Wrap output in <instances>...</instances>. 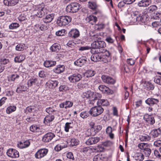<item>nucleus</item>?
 I'll use <instances>...</instances> for the list:
<instances>
[{"label":"nucleus","instance_id":"nucleus-1","mask_svg":"<svg viewBox=\"0 0 161 161\" xmlns=\"http://www.w3.org/2000/svg\"><path fill=\"white\" fill-rule=\"evenodd\" d=\"M91 46L93 49H98L99 50L97 52L99 53H103L106 51V49L105 48L106 44L104 41L101 40L93 42L91 44Z\"/></svg>","mask_w":161,"mask_h":161},{"label":"nucleus","instance_id":"nucleus-2","mask_svg":"<svg viewBox=\"0 0 161 161\" xmlns=\"http://www.w3.org/2000/svg\"><path fill=\"white\" fill-rule=\"evenodd\" d=\"M82 96L83 98H89L90 101V103L93 104L94 101L98 99V96L100 97L101 95L92 92L88 91L83 93Z\"/></svg>","mask_w":161,"mask_h":161},{"label":"nucleus","instance_id":"nucleus-3","mask_svg":"<svg viewBox=\"0 0 161 161\" xmlns=\"http://www.w3.org/2000/svg\"><path fill=\"white\" fill-rule=\"evenodd\" d=\"M71 18L68 16H62L58 18L57 21V24L60 26L68 25L71 21Z\"/></svg>","mask_w":161,"mask_h":161},{"label":"nucleus","instance_id":"nucleus-4","mask_svg":"<svg viewBox=\"0 0 161 161\" xmlns=\"http://www.w3.org/2000/svg\"><path fill=\"white\" fill-rule=\"evenodd\" d=\"M147 143H141L138 145V147L141 150L146 156H149L151 153V150L148 147Z\"/></svg>","mask_w":161,"mask_h":161},{"label":"nucleus","instance_id":"nucleus-5","mask_svg":"<svg viewBox=\"0 0 161 161\" xmlns=\"http://www.w3.org/2000/svg\"><path fill=\"white\" fill-rule=\"evenodd\" d=\"M104 111L103 108L99 105L92 107L89 111L90 114L92 116H97L101 114Z\"/></svg>","mask_w":161,"mask_h":161},{"label":"nucleus","instance_id":"nucleus-6","mask_svg":"<svg viewBox=\"0 0 161 161\" xmlns=\"http://www.w3.org/2000/svg\"><path fill=\"white\" fill-rule=\"evenodd\" d=\"M80 5L79 3L74 2L69 4L66 8L67 12L74 13L76 12L79 10Z\"/></svg>","mask_w":161,"mask_h":161},{"label":"nucleus","instance_id":"nucleus-7","mask_svg":"<svg viewBox=\"0 0 161 161\" xmlns=\"http://www.w3.org/2000/svg\"><path fill=\"white\" fill-rule=\"evenodd\" d=\"M27 85L29 87H32L36 89L38 88L40 86L38 79L36 78H31L29 80Z\"/></svg>","mask_w":161,"mask_h":161},{"label":"nucleus","instance_id":"nucleus-8","mask_svg":"<svg viewBox=\"0 0 161 161\" xmlns=\"http://www.w3.org/2000/svg\"><path fill=\"white\" fill-rule=\"evenodd\" d=\"M48 152V150L43 148L39 150L35 153V156L36 158H41L46 156Z\"/></svg>","mask_w":161,"mask_h":161},{"label":"nucleus","instance_id":"nucleus-9","mask_svg":"<svg viewBox=\"0 0 161 161\" xmlns=\"http://www.w3.org/2000/svg\"><path fill=\"white\" fill-rule=\"evenodd\" d=\"M86 62L87 58L85 57L82 56L75 61L74 64L75 66L81 67L84 65L86 63Z\"/></svg>","mask_w":161,"mask_h":161},{"label":"nucleus","instance_id":"nucleus-10","mask_svg":"<svg viewBox=\"0 0 161 161\" xmlns=\"http://www.w3.org/2000/svg\"><path fill=\"white\" fill-rule=\"evenodd\" d=\"M81 75L78 73L73 74L68 77V79L70 82L75 83L80 81L82 78Z\"/></svg>","mask_w":161,"mask_h":161},{"label":"nucleus","instance_id":"nucleus-11","mask_svg":"<svg viewBox=\"0 0 161 161\" xmlns=\"http://www.w3.org/2000/svg\"><path fill=\"white\" fill-rule=\"evenodd\" d=\"M55 136V135L53 133L51 132H48L42 137V141L43 142H48L51 141Z\"/></svg>","mask_w":161,"mask_h":161},{"label":"nucleus","instance_id":"nucleus-12","mask_svg":"<svg viewBox=\"0 0 161 161\" xmlns=\"http://www.w3.org/2000/svg\"><path fill=\"white\" fill-rule=\"evenodd\" d=\"M99 89L103 93L108 95L112 94L114 91L108 87L104 85H100L98 86Z\"/></svg>","mask_w":161,"mask_h":161},{"label":"nucleus","instance_id":"nucleus-13","mask_svg":"<svg viewBox=\"0 0 161 161\" xmlns=\"http://www.w3.org/2000/svg\"><path fill=\"white\" fill-rule=\"evenodd\" d=\"M101 79L104 82L108 84H114L115 82L114 79L107 75H102L101 76Z\"/></svg>","mask_w":161,"mask_h":161},{"label":"nucleus","instance_id":"nucleus-14","mask_svg":"<svg viewBox=\"0 0 161 161\" xmlns=\"http://www.w3.org/2000/svg\"><path fill=\"white\" fill-rule=\"evenodd\" d=\"M159 102V100L158 99L153 97L148 98L145 101V103L150 107L157 105Z\"/></svg>","mask_w":161,"mask_h":161},{"label":"nucleus","instance_id":"nucleus-15","mask_svg":"<svg viewBox=\"0 0 161 161\" xmlns=\"http://www.w3.org/2000/svg\"><path fill=\"white\" fill-rule=\"evenodd\" d=\"M7 155L9 157L12 158H16L19 157V153L16 149H9L7 152Z\"/></svg>","mask_w":161,"mask_h":161},{"label":"nucleus","instance_id":"nucleus-16","mask_svg":"<svg viewBox=\"0 0 161 161\" xmlns=\"http://www.w3.org/2000/svg\"><path fill=\"white\" fill-rule=\"evenodd\" d=\"M92 127L89 131L91 132L90 135L94 136L101 130L102 127L100 125L94 127V124L92 123Z\"/></svg>","mask_w":161,"mask_h":161},{"label":"nucleus","instance_id":"nucleus-17","mask_svg":"<svg viewBox=\"0 0 161 161\" xmlns=\"http://www.w3.org/2000/svg\"><path fill=\"white\" fill-rule=\"evenodd\" d=\"M143 119L149 124L153 125L155 123V120L154 117L151 115L145 114L143 117Z\"/></svg>","mask_w":161,"mask_h":161},{"label":"nucleus","instance_id":"nucleus-18","mask_svg":"<svg viewBox=\"0 0 161 161\" xmlns=\"http://www.w3.org/2000/svg\"><path fill=\"white\" fill-rule=\"evenodd\" d=\"M69 36L72 38L75 39L78 37L80 35L79 31L76 29L71 30L69 33Z\"/></svg>","mask_w":161,"mask_h":161},{"label":"nucleus","instance_id":"nucleus-19","mask_svg":"<svg viewBox=\"0 0 161 161\" xmlns=\"http://www.w3.org/2000/svg\"><path fill=\"white\" fill-rule=\"evenodd\" d=\"M36 11H37V16L38 17H42L45 15L46 12V9L39 5L38 6V9Z\"/></svg>","mask_w":161,"mask_h":161},{"label":"nucleus","instance_id":"nucleus-20","mask_svg":"<svg viewBox=\"0 0 161 161\" xmlns=\"http://www.w3.org/2000/svg\"><path fill=\"white\" fill-rule=\"evenodd\" d=\"M100 140V138L97 137H91L89 138L86 142L87 145H91L98 142Z\"/></svg>","mask_w":161,"mask_h":161},{"label":"nucleus","instance_id":"nucleus-21","mask_svg":"<svg viewBox=\"0 0 161 161\" xmlns=\"http://www.w3.org/2000/svg\"><path fill=\"white\" fill-rule=\"evenodd\" d=\"M65 66L64 65H58L54 68L53 71L56 74H60L63 72L64 70Z\"/></svg>","mask_w":161,"mask_h":161},{"label":"nucleus","instance_id":"nucleus-22","mask_svg":"<svg viewBox=\"0 0 161 161\" xmlns=\"http://www.w3.org/2000/svg\"><path fill=\"white\" fill-rule=\"evenodd\" d=\"M53 115H48L45 117L44 120V123L48 125H50V123L54 119Z\"/></svg>","mask_w":161,"mask_h":161},{"label":"nucleus","instance_id":"nucleus-23","mask_svg":"<svg viewBox=\"0 0 161 161\" xmlns=\"http://www.w3.org/2000/svg\"><path fill=\"white\" fill-rule=\"evenodd\" d=\"M148 15L145 14L142 15H139L136 18V20L137 21H141L142 23H145L148 20L147 18Z\"/></svg>","mask_w":161,"mask_h":161},{"label":"nucleus","instance_id":"nucleus-24","mask_svg":"<svg viewBox=\"0 0 161 161\" xmlns=\"http://www.w3.org/2000/svg\"><path fill=\"white\" fill-rule=\"evenodd\" d=\"M58 82L57 80H49L46 83L47 86L52 89H54L57 86Z\"/></svg>","mask_w":161,"mask_h":161},{"label":"nucleus","instance_id":"nucleus-25","mask_svg":"<svg viewBox=\"0 0 161 161\" xmlns=\"http://www.w3.org/2000/svg\"><path fill=\"white\" fill-rule=\"evenodd\" d=\"M18 2V0H4V4L7 6H13Z\"/></svg>","mask_w":161,"mask_h":161},{"label":"nucleus","instance_id":"nucleus-26","mask_svg":"<svg viewBox=\"0 0 161 161\" xmlns=\"http://www.w3.org/2000/svg\"><path fill=\"white\" fill-rule=\"evenodd\" d=\"M87 21L92 25L95 24L97 20V18L96 17L93 15H90L86 19Z\"/></svg>","mask_w":161,"mask_h":161},{"label":"nucleus","instance_id":"nucleus-27","mask_svg":"<svg viewBox=\"0 0 161 161\" xmlns=\"http://www.w3.org/2000/svg\"><path fill=\"white\" fill-rule=\"evenodd\" d=\"M151 3V0H142L138 3V5L140 7H147Z\"/></svg>","mask_w":161,"mask_h":161},{"label":"nucleus","instance_id":"nucleus-28","mask_svg":"<svg viewBox=\"0 0 161 161\" xmlns=\"http://www.w3.org/2000/svg\"><path fill=\"white\" fill-rule=\"evenodd\" d=\"M67 143L68 145L73 147L78 145L79 144V141L77 139L75 138L69 139L68 140Z\"/></svg>","mask_w":161,"mask_h":161},{"label":"nucleus","instance_id":"nucleus-29","mask_svg":"<svg viewBox=\"0 0 161 161\" xmlns=\"http://www.w3.org/2000/svg\"><path fill=\"white\" fill-rule=\"evenodd\" d=\"M56 63L55 61L52 60H46L44 62V66L47 68L53 67L56 65Z\"/></svg>","mask_w":161,"mask_h":161},{"label":"nucleus","instance_id":"nucleus-30","mask_svg":"<svg viewBox=\"0 0 161 161\" xmlns=\"http://www.w3.org/2000/svg\"><path fill=\"white\" fill-rule=\"evenodd\" d=\"M96 73L95 71L91 69H88L84 73V76L86 77H92L94 76Z\"/></svg>","mask_w":161,"mask_h":161},{"label":"nucleus","instance_id":"nucleus-31","mask_svg":"<svg viewBox=\"0 0 161 161\" xmlns=\"http://www.w3.org/2000/svg\"><path fill=\"white\" fill-rule=\"evenodd\" d=\"M98 105L101 106H107L109 104V102L107 100L105 99H98L97 103Z\"/></svg>","mask_w":161,"mask_h":161},{"label":"nucleus","instance_id":"nucleus-32","mask_svg":"<svg viewBox=\"0 0 161 161\" xmlns=\"http://www.w3.org/2000/svg\"><path fill=\"white\" fill-rule=\"evenodd\" d=\"M53 14L47 15L45 18L43 19V21L46 23L50 22L53 19Z\"/></svg>","mask_w":161,"mask_h":161},{"label":"nucleus","instance_id":"nucleus-33","mask_svg":"<svg viewBox=\"0 0 161 161\" xmlns=\"http://www.w3.org/2000/svg\"><path fill=\"white\" fill-rule=\"evenodd\" d=\"M144 158V155L142 153H137L135 154V159L137 161H142Z\"/></svg>","mask_w":161,"mask_h":161},{"label":"nucleus","instance_id":"nucleus-34","mask_svg":"<svg viewBox=\"0 0 161 161\" xmlns=\"http://www.w3.org/2000/svg\"><path fill=\"white\" fill-rule=\"evenodd\" d=\"M25 56L23 55L17 56L14 58V61L16 63H20L24 60Z\"/></svg>","mask_w":161,"mask_h":161},{"label":"nucleus","instance_id":"nucleus-35","mask_svg":"<svg viewBox=\"0 0 161 161\" xmlns=\"http://www.w3.org/2000/svg\"><path fill=\"white\" fill-rule=\"evenodd\" d=\"M139 139L142 142H148L151 139V137L147 134H144L141 136Z\"/></svg>","mask_w":161,"mask_h":161},{"label":"nucleus","instance_id":"nucleus-36","mask_svg":"<svg viewBox=\"0 0 161 161\" xmlns=\"http://www.w3.org/2000/svg\"><path fill=\"white\" fill-rule=\"evenodd\" d=\"M27 87L23 85H19L18 87L16 92L18 93H20L27 90Z\"/></svg>","mask_w":161,"mask_h":161},{"label":"nucleus","instance_id":"nucleus-37","mask_svg":"<svg viewBox=\"0 0 161 161\" xmlns=\"http://www.w3.org/2000/svg\"><path fill=\"white\" fill-rule=\"evenodd\" d=\"M30 130L33 132H37L40 131V127L36 125H32L30 127Z\"/></svg>","mask_w":161,"mask_h":161},{"label":"nucleus","instance_id":"nucleus-38","mask_svg":"<svg viewBox=\"0 0 161 161\" xmlns=\"http://www.w3.org/2000/svg\"><path fill=\"white\" fill-rule=\"evenodd\" d=\"M19 77V76L16 74H14L8 76V80L9 81H14L16 79Z\"/></svg>","mask_w":161,"mask_h":161},{"label":"nucleus","instance_id":"nucleus-39","mask_svg":"<svg viewBox=\"0 0 161 161\" xmlns=\"http://www.w3.org/2000/svg\"><path fill=\"white\" fill-rule=\"evenodd\" d=\"M150 133L154 138L158 137L160 134V133L158 129L153 130L151 131Z\"/></svg>","mask_w":161,"mask_h":161},{"label":"nucleus","instance_id":"nucleus-40","mask_svg":"<svg viewBox=\"0 0 161 161\" xmlns=\"http://www.w3.org/2000/svg\"><path fill=\"white\" fill-rule=\"evenodd\" d=\"M60 48V46L57 44H53L50 48V49L53 52H58Z\"/></svg>","mask_w":161,"mask_h":161},{"label":"nucleus","instance_id":"nucleus-41","mask_svg":"<svg viewBox=\"0 0 161 161\" xmlns=\"http://www.w3.org/2000/svg\"><path fill=\"white\" fill-rule=\"evenodd\" d=\"M59 90L60 92H66L69 90V88L66 85H61L59 88Z\"/></svg>","mask_w":161,"mask_h":161},{"label":"nucleus","instance_id":"nucleus-42","mask_svg":"<svg viewBox=\"0 0 161 161\" xmlns=\"http://www.w3.org/2000/svg\"><path fill=\"white\" fill-rule=\"evenodd\" d=\"M91 59L92 61L97 62L100 59V57L97 54H93L91 57Z\"/></svg>","mask_w":161,"mask_h":161},{"label":"nucleus","instance_id":"nucleus-43","mask_svg":"<svg viewBox=\"0 0 161 161\" xmlns=\"http://www.w3.org/2000/svg\"><path fill=\"white\" fill-rule=\"evenodd\" d=\"M16 109L15 106H10L8 107L6 110V112L8 114H9L15 111Z\"/></svg>","mask_w":161,"mask_h":161},{"label":"nucleus","instance_id":"nucleus-44","mask_svg":"<svg viewBox=\"0 0 161 161\" xmlns=\"http://www.w3.org/2000/svg\"><path fill=\"white\" fill-rule=\"evenodd\" d=\"M105 27L104 24L102 23H98L95 25L94 28L95 30H99L104 28Z\"/></svg>","mask_w":161,"mask_h":161},{"label":"nucleus","instance_id":"nucleus-45","mask_svg":"<svg viewBox=\"0 0 161 161\" xmlns=\"http://www.w3.org/2000/svg\"><path fill=\"white\" fill-rule=\"evenodd\" d=\"M73 124V122H67L65 123V126L64 127V130L66 132L69 131V129L70 128H72V126L71 125Z\"/></svg>","mask_w":161,"mask_h":161},{"label":"nucleus","instance_id":"nucleus-46","mask_svg":"<svg viewBox=\"0 0 161 161\" xmlns=\"http://www.w3.org/2000/svg\"><path fill=\"white\" fill-rule=\"evenodd\" d=\"M25 44H19L16 47V49L17 51H22L24 49Z\"/></svg>","mask_w":161,"mask_h":161},{"label":"nucleus","instance_id":"nucleus-47","mask_svg":"<svg viewBox=\"0 0 161 161\" xmlns=\"http://www.w3.org/2000/svg\"><path fill=\"white\" fill-rule=\"evenodd\" d=\"M35 108V106H31L27 107L26 110V111H27L29 113L33 112L36 110Z\"/></svg>","mask_w":161,"mask_h":161},{"label":"nucleus","instance_id":"nucleus-48","mask_svg":"<svg viewBox=\"0 0 161 161\" xmlns=\"http://www.w3.org/2000/svg\"><path fill=\"white\" fill-rule=\"evenodd\" d=\"M19 24L17 23H12L9 26V28L10 29H15L19 27Z\"/></svg>","mask_w":161,"mask_h":161},{"label":"nucleus","instance_id":"nucleus-49","mask_svg":"<svg viewBox=\"0 0 161 161\" xmlns=\"http://www.w3.org/2000/svg\"><path fill=\"white\" fill-rule=\"evenodd\" d=\"M67 158L70 159L71 161H75V158L73 153L71 152H69L67 153L66 155Z\"/></svg>","mask_w":161,"mask_h":161},{"label":"nucleus","instance_id":"nucleus-50","mask_svg":"<svg viewBox=\"0 0 161 161\" xmlns=\"http://www.w3.org/2000/svg\"><path fill=\"white\" fill-rule=\"evenodd\" d=\"M46 111L50 114H54V113L56 111L53 108L49 107L46 108Z\"/></svg>","mask_w":161,"mask_h":161},{"label":"nucleus","instance_id":"nucleus-51","mask_svg":"<svg viewBox=\"0 0 161 161\" xmlns=\"http://www.w3.org/2000/svg\"><path fill=\"white\" fill-rule=\"evenodd\" d=\"M65 147H66L65 145L62 146L60 144H58L55 147L54 149L55 151L58 152Z\"/></svg>","mask_w":161,"mask_h":161},{"label":"nucleus","instance_id":"nucleus-52","mask_svg":"<svg viewBox=\"0 0 161 161\" xmlns=\"http://www.w3.org/2000/svg\"><path fill=\"white\" fill-rule=\"evenodd\" d=\"M65 31L64 30H61L57 31L56 32V34L57 36H63L65 34Z\"/></svg>","mask_w":161,"mask_h":161},{"label":"nucleus","instance_id":"nucleus-53","mask_svg":"<svg viewBox=\"0 0 161 161\" xmlns=\"http://www.w3.org/2000/svg\"><path fill=\"white\" fill-rule=\"evenodd\" d=\"M80 116L82 118H86L89 116V114L88 112L86 111L82 112L80 114Z\"/></svg>","mask_w":161,"mask_h":161},{"label":"nucleus","instance_id":"nucleus-54","mask_svg":"<svg viewBox=\"0 0 161 161\" xmlns=\"http://www.w3.org/2000/svg\"><path fill=\"white\" fill-rule=\"evenodd\" d=\"M38 74L40 77L44 78L46 76L47 72L43 70H41L39 71Z\"/></svg>","mask_w":161,"mask_h":161},{"label":"nucleus","instance_id":"nucleus-55","mask_svg":"<svg viewBox=\"0 0 161 161\" xmlns=\"http://www.w3.org/2000/svg\"><path fill=\"white\" fill-rule=\"evenodd\" d=\"M89 8L92 9H95L96 8L97 6L95 3L89 2Z\"/></svg>","mask_w":161,"mask_h":161},{"label":"nucleus","instance_id":"nucleus-56","mask_svg":"<svg viewBox=\"0 0 161 161\" xmlns=\"http://www.w3.org/2000/svg\"><path fill=\"white\" fill-rule=\"evenodd\" d=\"M158 8V7L155 5H152L150 6L148 8V10L150 12H153L154 11L156 10Z\"/></svg>","mask_w":161,"mask_h":161},{"label":"nucleus","instance_id":"nucleus-57","mask_svg":"<svg viewBox=\"0 0 161 161\" xmlns=\"http://www.w3.org/2000/svg\"><path fill=\"white\" fill-rule=\"evenodd\" d=\"M64 103L65 104V108H70L73 105V103L69 101H66Z\"/></svg>","mask_w":161,"mask_h":161},{"label":"nucleus","instance_id":"nucleus-58","mask_svg":"<svg viewBox=\"0 0 161 161\" xmlns=\"http://www.w3.org/2000/svg\"><path fill=\"white\" fill-rule=\"evenodd\" d=\"M93 39L94 40L93 42L98 41L100 40L101 37L100 36L97 35H94L93 36Z\"/></svg>","mask_w":161,"mask_h":161},{"label":"nucleus","instance_id":"nucleus-59","mask_svg":"<svg viewBox=\"0 0 161 161\" xmlns=\"http://www.w3.org/2000/svg\"><path fill=\"white\" fill-rule=\"evenodd\" d=\"M105 40L108 43H113L114 42V40L110 36L107 37L105 39Z\"/></svg>","mask_w":161,"mask_h":161},{"label":"nucleus","instance_id":"nucleus-60","mask_svg":"<svg viewBox=\"0 0 161 161\" xmlns=\"http://www.w3.org/2000/svg\"><path fill=\"white\" fill-rule=\"evenodd\" d=\"M38 26L39 27L40 29L42 31L46 30L48 29L47 26L45 24H42L40 25H38Z\"/></svg>","mask_w":161,"mask_h":161},{"label":"nucleus","instance_id":"nucleus-61","mask_svg":"<svg viewBox=\"0 0 161 161\" xmlns=\"http://www.w3.org/2000/svg\"><path fill=\"white\" fill-rule=\"evenodd\" d=\"M154 81L157 84L161 86V77L158 76V78H155L154 79Z\"/></svg>","mask_w":161,"mask_h":161},{"label":"nucleus","instance_id":"nucleus-62","mask_svg":"<svg viewBox=\"0 0 161 161\" xmlns=\"http://www.w3.org/2000/svg\"><path fill=\"white\" fill-rule=\"evenodd\" d=\"M153 145L156 147H158L161 145V140H158L155 141Z\"/></svg>","mask_w":161,"mask_h":161},{"label":"nucleus","instance_id":"nucleus-63","mask_svg":"<svg viewBox=\"0 0 161 161\" xmlns=\"http://www.w3.org/2000/svg\"><path fill=\"white\" fill-rule=\"evenodd\" d=\"M9 60L6 58H2L1 59V63L2 64H6L9 62Z\"/></svg>","mask_w":161,"mask_h":161},{"label":"nucleus","instance_id":"nucleus-64","mask_svg":"<svg viewBox=\"0 0 161 161\" xmlns=\"http://www.w3.org/2000/svg\"><path fill=\"white\" fill-rule=\"evenodd\" d=\"M91 48L90 47L88 46H83L79 48V51H84L85 50H89Z\"/></svg>","mask_w":161,"mask_h":161}]
</instances>
